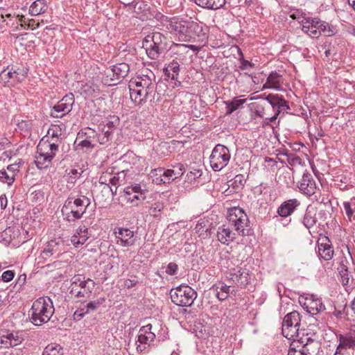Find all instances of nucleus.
Instances as JSON below:
<instances>
[{
  "instance_id": "obj_1",
  "label": "nucleus",
  "mask_w": 355,
  "mask_h": 355,
  "mask_svg": "<svg viewBox=\"0 0 355 355\" xmlns=\"http://www.w3.org/2000/svg\"><path fill=\"white\" fill-rule=\"evenodd\" d=\"M128 87L130 98L135 104L152 101L157 89L155 75L151 70L144 69L140 75L130 80Z\"/></svg>"
},
{
  "instance_id": "obj_2",
  "label": "nucleus",
  "mask_w": 355,
  "mask_h": 355,
  "mask_svg": "<svg viewBox=\"0 0 355 355\" xmlns=\"http://www.w3.org/2000/svg\"><path fill=\"white\" fill-rule=\"evenodd\" d=\"M143 47L145 48L148 57L155 60L164 57L168 50L174 51L171 41L159 32L146 37L143 42Z\"/></svg>"
},
{
  "instance_id": "obj_3",
  "label": "nucleus",
  "mask_w": 355,
  "mask_h": 355,
  "mask_svg": "<svg viewBox=\"0 0 355 355\" xmlns=\"http://www.w3.org/2000/svg\"><path fill=\"white\" fill-rule=\"evenodd\" d=\"M181 41H203L206 39V34L203 31L201 24L196 21H181L171 24Z\"/></svg>"
},
{
  "instance_id": "obj_4",
  "label": "nucleus",
  "mask_w": 355,
  "mask_h": 355,
  "mask_svg": "<svg viewBox=\"0 0 355 355\" xmlns=\"http://www.w3.org/2000/svg\"><path fill=\"white\" fill-rule=\"evenodd\" d=\"M53 302L48 297H41L33 302L31 313V322L36 326H41L49 322L54 313Z\"/></svg>"
},
{
  "instance_id": "obj_5",
  "label": "nucleus",
  "mask_w": 355,
  "mask_h": 355,
  "mask_svg": "<svg viewBox=\"0 0 355 355\" xmlns=\"http://www.w3.org/2000/svg\"><path fill=\"white\" fill-rule=\"evenodd\" d=\"M90 203V199L85 196H80L75 200L69 197L61 210L64 216V219L69 223H73L80 219Z\"/></svg>"
},
{
  "instance_id": "obj_6",
  "label": "nucleus",
  "mask_w": 355,
  "mask_h": 355,
  "mask_svg": "<svg viewBox=\"0 0 355 355\" xmlns=\"http://www.w3.org/2000/svg\"><path fill=\"white\" fill-rule=\"evenodd\" d=\"M58 151V144L49 141L42 139L37 146L35 162L40 169L46 168L51 164L52 159Z\"/></svg>"
},
{
  "instance_id": "obj_7",
  "label": "nucleus",
  "mask_w": 355,
  "mask_h": 355,
  "mask_svg": "<svg viewBox=\"0 0 355 355\" xmlns=\"http://www.w3.org/2000/svg\"><path fill=\"white\" fill-rule=\"evenodd\" d=\"M227 218L230 225L240 236H246L250 234V220L243 209L239 207L230 208Z\"/></svg>"
},
{
  "instance_id": "obj_8",
  "label": "nucleus",
  "mask_w": 355,
  "mask_h": 355,
  "mask_svg": "<svg viewBox=\"0 0 355 355\" xmlns=\"http://www.w3.org/2000/svg\"><path fill=\"white\" fill-rule=\"evenodd\" d=\"M130 71V66L125 62L116 63L104 71L103 80L105 84L114 85L125 78Z\"/></svg>"
},
{
  "instance_id": "obj_9",
  "label": "nucleus",
  "mask_w": 355,
  "mask_h": 355,
  "mask_svg": "<svg viewBox=\"0 0 355 355\" xmlns=\"http://www.w3.org/2000/svg\"><path fill=\"white\" fill-rule=\"evenodd\" d=\"M196 297V291L189 286H180L171 292L172 302L180 306H191Z\"/></svg>"
},
{
  "instance_id": "obj_10",
  "label": "nucleus",
  "mask_w": 355,
  "mask_h": 355,
  "mask_svg": "<svg viewBox=\"0 0 355 355\" xmlns=\"http://www.w3.org/2000/svg\"><path fill=\"white\" fill-rule=\"evenodd\" d=\"M231 155L229 149L221 144H217L209 157L211 167L214 171H220L229 163Z\"/></svg>"
},
{
  "instance_id": "obj_11",
  "label": "nucleus",
  "mask_w": 355,
  "mask_h": 355,
  "mask_svg": "<svg viewBox=\"0 0 355 355\" xmlns=\"http://www.w3.org/2000/svg\"><path fill=\"white\" fill-rule=\"evenodd\" d=\"M301 318L299 312L294 311L285 315L282 322V334L288 340L297 336Z\"/></svg>"
},
{
  "instance_id": "obj_12",
  "label": "nucleus",
  "mask_w": 355,
  "mask_h": 355,
  "mask_svg": "<svg viewBox=\"0 0 355 355\" xmlns=\"http://www.w3.org/2000/svg\"><path fill=\"white\" fill-rule=\"evenodd\" d=\"M155 337V329L151 324L141 327L139 331L137 340L135 342L137 352H145L153 344Z\"/></svg>"
},
{
  "instance_id": "obj_13",
  "label": "nucleus",
  "mask_w": 355,
  "mask_h": 355,
  "mask_svg": "<svg viewBox=\"0 0 355 355\" xmlns=\"http://www.w3.org/2000/svg\"><path fill=\"white\" fill-rule=\"evenodd\" d=\"M302 306L309 313L313 315H318V317L316 318L317 321L323 322L324 320V317L320 316L322 313L325 310V306L322 303L321 298L313 295H310L305 297Z\"/></svg>"
},
{
  "instance_id": "obj_14",
  "label": "nucleus",
  "mask_w": 355,
  "mask_h": 355,
  "mask_svg": "<svg viewBox=\"0 0 355 355\" xmlns=\"http://www.w3.org/2000/svg\"><path fill=\"white\" fill-rule=\"evenodd\" d=\"M74 102V95L72 93L66 94L53 107L51 116L54 118L63 117L71 111Z\"/></svg>"
},
{
  "instance_id": "obj_15",
  "label": "nucleus",
  "mask_w": 355,
  "mask_h": 355,
  "mask_svg": "<svg viewBox=\"0 0 355 355\" xmlns=\"http://www.w3.org/2000/svg\"><path fill=\"white\" fill-rule=\"evenodd\" d=\"M113 234L115 235L116 244L125 248L133 246L136 242L135 232L126 227H116Z\"/></svg>"
},
{
  "instance_id": "obj_16",
  "label": "nucleus",
  "mask_w": 355,
  "mask_h": 355,
  "mask_svg": "<svg viewBox=\"0 0 355 355\" xmlns=\"http://www.w3.org/2000/svg\"><path fill=\"white\" fill-rule=\"evenodd\" d=\"M300 205V202L296 198H293L284 201L278 207L277 213L281 217V221L284 225L291 223V219H287V218L292 215Z\"/></svg>"
},
{
  "instance_id": "obj_17",
  "label": "nucleus",
  "mask_w": 355,
  "mask_h": 355,
  "mask_svg": "<svg viewBox=\"0 0 355 355\" xmlns=\"http://www.w3.org/2000/svg\"><path fill=\"white\" fill-rule=\"evenodd\" d=\"M119 125V118L116 115L109 116L106 123L102 128V135H99L98 139L101 144H105L112 139L113 132Z\"/></svg>"
},
{
  "instance_id": "obj_18",
  "label": "nucleus",
  "mask_w": 355,
  "mask_h": 355,
  "mask_svg": "<svg viewBox=\"0 0 355 355\" xmlns=\"http://www.w3.org/2000/svg\"><path fill=\"white\" fill-rule=\"evenodd\" d=\"M229 277L230 279L241 288L247 287L251 281L249 270L240 266L230 269Z\"/></svg>"
},
{
  "instance_id": "obj_19",
  "label": "nucleus",
  "mask_w": 355,
  "mask_h": 355,
  "mask_svg": "<svg viewBox=\"0 0 355 355\" xmlns=\"http://www.w3.org/2000/svg\"><path fill=\"white\" fill-rule=\"evenodd\" d=\"M338 345L334 355H345L348 349L355 348V335L352 333L336 335Z\"/></svg>"
},
{
  "instance_id": "obj_20",
  "label": "nucleus",
  "mask_w": 355,
  "mask_h": 355,
  "mask_svg": "<svg viewBox=\"0 0 355 355\" xmlns=\"http://www.w3.org/2000/svg\"><path fill=\"white\" fill-rule=\"evenodd\" d=\"M105 298H99L94 301H90L86 304H81L73 313V319L75 320H80L85 315L89 314L96 311L103 302Z\"/></svg>"
},
{
  "instance_id": "obj_21",
  "label": "nucleus",
  "mask_w": 355,
  "mask_h": 355,
  "mask_svg": "<svg viewBox=\"0 0 355 355\" xmlns=\"http://www.w3.org/2000/svg\"><path fill=\"white\" fill-rule=\"evenodd\" d=\"M299 189L304 194L311 196L315 193L317 187L313 176L309 172L303 174L302 178L298 182Z\"/></svg>"
},
{
  "instance_id": "obj_22",
  "label": "nucleus",
  "mask_w": 355,
  "mask_h": 355,
  "mask_svg": "<svg viewBox=\"0 0 355 355\" xmlns=\"http://www.w3.org/2000/svg\"><path fill=\"white\" fill-rule=\"evenodd\" d=\"M95 285V282L88 278L84 282H80V286L78 288L80 289L72 288L71 293L77 298L83 297L89 299L92 291L94 289Z\"/></svg>"
},
{
  "instance_id": "obj_23",
  "label": "nucleus",
  "mask_w": 355,
  "mask_h": 355,
  "mask_svg": "<svg viewBox=\"0 0 355 355\" xmlns=\"http://www.w3.org/2000/svg\"><path fill=\"white\" fill-rule=\"evenodd\" d=\"M320 243H318V252L320 259L325 261L331 260L334 254V251L331 243L328 237H324L320 239Z\"/></svg>"
},
{
  "instance_id": "obj_24",
  "label": "nucleus",
  "mask_w": 355,
  "mask_h": 355,
  "mask_svg": "<svg viewBox=\"0 0 355 355\" xmlns=\"http://www.w3.org/2000/svg\"><path fill=\"white\" fill-rule=\"evenodd\" d=\"M151 173L153 175H159V177L153 179V182L157 184L170 183L175 180L173 169L164 170V168H159L153 170Z\"/></svg>"
},
{
  "instance_id": "obj_25",
  "label": "nucleus",
  "mask_w": 355,
  "mask_h": 355,
  "mask_svg": "<svg viewBox=\"0 0 355 355\" xmlns=\"http://www.w3.org/2000/svg\"><path fill=\"white\" fill-rule=\"evenodd\" d=\"M216 236L218 241L223 245H229L236 239V233L225 225L218 227Z\"/></svg>"
},
{
  "instance_id": "obj_26",
  "label": "nucleus",
  "mask_w": 355,
  "mask_h": 355,
  "mask_svg": "<svg viewBox=\"0 0 355 355\" xmlns=\"http://www.w3.org/2000/svg\"><path fill=\"white\" fill-rule=\"evenodd\" d=\"M306 340L305 343L302 338H301L300 341H298L301 350H303L306 355H316L320 347V343L310 337L306 338Z\"/></svg>"
},
{
  "instance_id": "obj_27",
  "label": "nucleus",
  "mask_w": 355,
  "mask_h": 355,
  "mask_svg": "<svg viewBox=\"0 0 355 355\" xmlns=\"http://www.w3.org/2000/svg\"><path fill=\"white\" fill-rule=\"evenodd\" d=\"M22 336L17 332H6L0 336V343L5 345V347H15L23 341Z\"/></svg>"
},
{
  "instance_id": "obj_28",
  "label": "nucleus",
  "mask_w": 355,
  "mask_h": 355,
  "mask_svg": "<svg viewBox=\"0 0 355 355\" xmlns=\"http://www.w3.org/2000/svg\"><path fill=\"white\" fill-rule=\"evenodd\" d=\"M89 238L88 228L85 225L80 226L76 233L71 236V242L75 247L83 245Z\"/></svg>"
},
{
  "instance_id": "obj_29",
  "label": "nucleus",
  "mask_w": 355,
  "mask_h": 355,
  "mask_svg": "<svg viewBox=\"0 0 355 355\" xmlns=\"http://www.w3.org/2000/svg\"><path fill=\"white\" fill-rule=\"evenodd\" d=\"M193 1L200 7L211 10H218L226 3V0H193Z\"/></svg>"
},
{
  "instance_id": "obj_30",
  "label": "nucleus",
  "mask_w": 355,
  "mask_h": 355,
  "mask_svg": "<svg viewBox=\"0 0 355 355\" xmlns=\"http://www.w3.org/2000/svg\"><path fill=\"white\" fill-rule=\"evenodd\" d=\"M48 9L46 0H35L29 8V14L32 16H37L45 13Z\"/></svg>"
},
{
  "instance_id": "obj_31",
  "label": "nucleus",
  "mask_w": 355,
  "mask_h": 355,
  "mask_svg": "<svg viewBox=\"0 0 355 355\" xmlns=\"http://www.w3.org/2000/svg\"><path fill=\"white\" fill-rule=\"evenodd\" d=\"M60 241L56 239L49 241L42 252V256L44 259L50 257L55 253L60 252Z\"/></svg>"
},
{
  "instance_id": "obj_32",
  "label": "nucleus",
  "mask_w": 355,
  "mask_h": 355,
  "mask_svg": "<svg viewBox=\"0 0 355 355\" xmlns=\"http://www.w3.org/2000/svg\"><path fill=\"white\" fill-rule=\"evenodd\" d=\"M180 73V64L178 62L173 60L164 68V76L173 80H178Z\"/></svg>"
},
{
  "instance_id": "obj_33",
  "label": "nucleus",
  "mask_w": 355,
  "mask_h": 355,
  "mask_svg": "<svg viewBox=\"0 0 355 355\" xmlns=\"http://www.w3.org/2000/svg\"><path fill=\"white\" fill-rule=\"evenodd\" d=\"M124 200L126 202L131 204L133 206H137L140 202H143L146 199V193H135L132 192V194H130V192H127V191H123Z\"/></svg>"
},
{
  "instance_id": "obj_34",
  "label": "nucleus",
  "mask_w": 355,
  "mask_h": 355,
  "mask_svg": "<svg viewBox=\"0 0 355 355\" xmlns=\"http://www.w3.org/2000/svg\"><path fill=\"white\" fill-rule=\"evenodd\" d=\"M226 115H230L234 111L238 110L244 103H246V99H239L238 98H234L232 101H225Z\"/></svg>"
},
{
  "instance_id": "obj_35",
  "label": "nucleus",
  "mask_w": 355,
  "mask_h": 355,
  "mask_svg": "<svg viewBox=\"0 0 355 355\" xmlns=\"http://www.w3.org/2000/svg\"><path fill=\"white\" fill-rule=\"evenodd\" d=\"M348 269H355V263L350 254L348 257H341L340 258L339 266L338 267V272H343V271Z\"/></svg>"
},
{
  "instance_id": "obj_36",
  "label": "nucleus",
  "mask_w": 355,
  "mask_h": 355,
  "mask_svg": "<svg viewBox=\"0 0 355 355\" xmlns=\"http://www.w3.org/2000/svg\"><path fill=\"white\" fill-rule=\"evenodd\" d=\"M354 271L355 269H348L343 271V272H339L341 277L342 284L344 286H354L355 284V278L354 275Z\"/></svg>"
},
{
  "instance_id": "obj_37",
  "label": "nucleus",
  "mask_w": 355,
  "mask_h": 355,
  "mask_svg": "<svg viewBox=\"0 0 355 355\" xmlns=\"http://www.w3.org/2000/svg\"><path fill=\"white\" fill-rule=\"evenodd\" d=\"M282 82V76L276 71L272 72L269 74L266 84L269 85L270 88L279 89V84Z\"/></svg>"
},
{
  "instance_id": "obj_38",
  "label": "nucleus",
  "mask_w": 355,
  "mask_h": 355,
  "mask_svg": "<svg viewBox=\"0 0 355 355\" xmlns=\"http://www.w3.org/2000/svg\"><path fill=\"white\" fill-rule=\"evenodd\" d=\"M317 222V220L315 217V214L310 210L309 207H308L304 214L302 223L307 228L310 229L313 227Z\"/></svg>"
},
{
  "instance_id": "obj_39",
  "label": "nucleus",
  "mask_w": 355,
  "mask_h": 355,
  "mask_svg": "<svg viewBox=\"0 0 355 355\" xmlns=\"http://www.w3.org/2000/svg\"><path fill=\"white\" fill-rule=\"evenodd\" d=\"M42 355H64V349L60 345L50 344L44 348Z\"/></svg>"
},
{
  "instance_id": "obj_40",
  "label": "nucleus",
  "mask_w": 355,
  "mask_h": 355,
  "mask_svg": "<svg viewBox=\"0 0 355 355\" xmlns=\"http://www.w3.org/2000/svg\"><path fill=\"white\" fill-rule=\"evenodd\" d=\"M61 136V128L59 126L53 125L50 128L47 132V137L50 139L49 141L55 142L60 141V137Z\"/></svg>"
},
{
  "instance_id": "obj_41",
  "label": "nucleus",
  "mask_w": 355,
  "mask_h": 355,
  "mask_svg": "<svg viewBox=\"0 0 355 355\" xmlns=\"http://www.w3.org/2000/svg\"><path fill=\"white\" fill-rule=\"evenodd\" d=\"M87 132L84 133L83 131H80L78 134L77 139H79V138H82L83 139V136H85V138L83 139V140H81L79 142L78 146H80L83 148H85L86 150H92L94 148V145L92 144V142H91V141L89 139L91 136L87 137Z\"/></svg>"
},
{
  "instance_id": "obj_42",
  "label": "nucleus",
  "mask_w": 355,
  "mask_h": 355,
  "mask_svg": "<svg viewBox=\"0 0 355 355\" xmlns=\"http://www.w3.org/2000/svg\"><path fill=\"white\" fill-rule=\"evenodd\" d=\"M302 31L313 38H318L320 36V31L316 30L310 24L301 23Z\"/></svg>"
},
{
  "instance_id": "obj_43",
  "label": "nucleus",
  "mask_w": 355,
  "mask_h": 355,
  "mask_svg": "<svg viewBox=\"0 0 355 355\" xmlns=\"http://www.w3.org/2000/svg\"><path fill=\"white\" fill-rule=\"evenodd\" d=\"M282 98L278 94H270L266 97V100L270 103L273 109L277 108L278 105L282 102Z\"/></svg>"
},
{
  "instance_id": "obj_44",
  "label": "nucleus",
  "mask_w": 355,
  "mask_h": 355,
  "mask_svg": "<svg viewBox=\"0 0 355 355\" xmlns=\"http://www.w3.org/2000/svg\"><path fill=\"white\" fill-rule=\"evenodd\" d=\"M164 208V205L161 202H156L152 205L149 209V214L153 216L155 218L159 217L160 213Z\"/></svg>"
},
{
  "instance_id": "obj_45",
  "label": "nucleus",
  "mask_w": 355,
  "mask_h": 355,
  "mask_svg": "<svg viewBox=\"0 0 355 355\" xmlns=\"http://www.w3.org/2000/svg\"><path fill=\"white\" fill-rule=\"evenodd\" d=\"M15 181L14 175L10 174L7 171H0V182L6 183L8 186L12 184Z\"/></svg>"
},
{
  "instance_id": "obj_46",
  "label": "nucleus",
  "mask_w": 355,
  "mask_h": 355,
  "mask_svg": "<svg viewBox=\"0 0 355 355\" xmlns=\"http://www.w3.org/2000/svg\"><path fill=\"white\" fill-rule=\"evenodd\" d=\"M172 46H173V50H175L176 52L184 51L187 48L191 49L194 52L198 51L200 49V46L193 45V44H183L172 43Z\"/></svg>"
},
{
  "instance_id": "obj_47",
  "label": "nucleus",
  "mask_w": 355,
  "mask_h": 355,
  "mask_svg": "<svg viewBox=\"0 0 355 355\" xmlns=\"http://www.w3.org/2000/svg\"><path fill=\"white\" fill-rule=\"evenodd\" d=\"M18 73L16 71H6L3 70L0 73V81L6 83L8 82L10 78H17Z\"/></svg>"
},
{
  "instance_id": "obj_48",
  "label": "nucleus",
  "mask_w": 355,
  "mask_h": 355,
  "mask_svg": "<svg viewBox=\"0 0 355 355\" xmlns=\"http://www.w3.org/2000/svg\"><path fill=\"white\" fill-rule=\"evenodd\" d=\"M287 355H306L303 350H301V347L299 342H293L291 344Z\"/></svg>"
},
{
  "instance_id": "obj_49",
  "label": "nucleus",
  "mask_w": 355,
  "mask_h": 355,
  "mask_svg": "<svg viewBox=\"0 0 355 355\" xmlns=\"http://www.w3.org/2000/svg\"><path fill=\"white\" fill-rule=\"evenodd\" d=\"M302 20L300 21V23H304V24H310L313 26L314 28L316 30H319L320 24L321 21V19H320L318 17H306L304 16L302 17Z\"/></svg>"
},
{
  "instance_id": "obj_50",
  "label": "nucleus",
  "mask_w": 355,
  "mask_h": 355,
  "mask_svg": "<svg viewBox=\"0 0 355 355\" xmlns=\"http://www.w3.org/2000/svg\"><path fill=\"white\" fill-rule=\"evenodd\" d=\"M67 175V182L70 184H74L81 175V173L78 172V169L71 168L69 171Z\"/></svg>"
},
{
  "instance_id": "obj_51",
  "label": "nucleus",
  "mask_w": 355,
  "mask_h": 355,
  "mask_svg": "<svg viewBox=\"0 0 355 355\" xmlns=\"http://www.w3.org/2000/svg\"><path fill=\"white\" fill-rule=\"evenodd\" d=\"M123 191H127V192H130V194H132V192L135 193H146V190L141 188V186L139 184H133L130 186L125 187Z\"/></svg>"
},
{
  "instance_id": "obj_52",
  "label": "nucleus",
  "mask_w": 355,
  "mask_h": 355,
  "mask_svg": "<svg viewBox=\"0 0 355 355\" xmlns=\"http://www.w3.org/2000/svg\"><path fill=\"white\" fill-rule=\"evenodd\" d=\"M202 174V172L200 169H193V171H191L187 175V179L189 181L195 180L196 178H200Z\"/></svg>"
},
{
  "instance_id": "obj_53",
  "label": "nucleus",
  "mask_w": 355,
  "mask_h": 355,
  "mask_svg": "<svg viewBox=\"0 0 355 355\" xmlns=\"http://www.w3.org/2000/svg\"><path fill=\"white\" fill-rule=\"evenodd\" d=\"M86 279H85V277L82 275H76L74 276L71 279V286L72 288H78L80 286V282H84Z\"/></svg>"
},
{
  "instance_id": "obj_54",
  "label": "nucleus",
  "mask_w": 355,
  "mask_h": 355,
  "mask_svg": "<svg viewBox=\"0 0 355 355\" xmlns=\"http://www.w3.org/2000/svg\"><path fill=\"white\" fill-rule=\"evenodd\" d=\"M178 269V266L174 262H170L166 267V272L169 275H175Z\"/></svg>"
},
{
  "instance_id": "obj_55",
  "label": "nucleus",
  "mask_w": 355,
  "mask_h": 355,
  "mask_svg": "<svg viewBox=\"0 0 355 355\" xmlns=\"http://www.w3.org/2000/svg\"><path fill=\"white\" fill-rule=\"evenodd\" d=\"M26 280V275L25 274L20 275L16 281V284L15 285V288L17 291L21 290L22 286L25 284Z\"/></svg>"
},
{
  "instance_id": "obj_56",
  "label": "nucleus",
  "mask_w": 355,
  "mask_h": 355,
  "mask_svg": "<svg viewBox=\"0 0 355 355\" xmlns=\"http://www.w3.org/2000/svg\"><path fill=\"white\" fill-rule=\"evenodd\" d=\"M15 277V272L13 270H6L1 275V279L5 282H10Z\"/></svg>"
},
{
  "instance_id": "obj_57",
  "label": "nucleus",
  "mask_w": 355,
  "mask_h": 355,
  "mask_svg": "<svg viewBox=\"0 0 355 355\" xmlns=\"http://www.w3.org/2000/svg\"><path fill=\"white\" fill-rule=\"evenodd\" d=\"M19 164L15 163V164H10L7 166V171L10 174H13L14 178H15V175H16L17 173L19 172Z\"/></svg>"
},
{
  "instance_id": "obj_58",
  "label": "nucleus",
  "mask_w": 355,
  "mask_h": 355,
  "mask_svg": "<svg viewBox=\"0 0 355 355\" xmlns=\"http://www.w3.org/2000/svg\"><path fill=\"white\" fill-rule=\"evenodd\" d=\"M343 207L346 213V215L349 220H352V217L353 216L354 211L351 207V205L349 202H344Z\"/></svg>"
},
{
  "instance_id": "obj_59",
  "label": "nucleus",
  "mask_w": 355,
  "mask_h": 355,
  "mask_svg": "<svg viewBox=\"0 0 355 355\" xmlns=\"http://www.w3.org/2000/svg\"><path fill=\"white\" fill-rule=\"evenodd\" d=\"M215 290H218L221 293H225L229 295L230 291V286H227L224 283H219L218 284L216 285Z\"/></svg>"
},
{
  "instance_id": "obj_60",
  "label": "nucleus",
  "mask_w": 355,
  "mask_h": 355,
  "mask_svg": "<svg viewBox=\"0 0 355 355\" xmlns=\"http://www.w3.org/2000/svg\"><path fill=\"white\" fill-rule=\"evenodd\" d=\"M277 108L283 114L288 113V111L290 110L288 103L284 98L282 99V102H281V103H279Z\"/></svg>"
},
{
  "instance_id": "obj_61",
  "label": "nucleus",
  "mask_w": 355,
  "mask_h": 355,
  "mask_svg": "<svg viewBox=\"0 0 355 355\" xmlns=\"http://www.w3.org/2000/svg\"><path fill=\"white\" fill-rule=\"evenodd\" d=\"M174 171V177L175 179L181 177L184 173V167L182 164H179L177 166H175V169H173Z\"/></svg>"
},
{
  "instance_id": "obj_62",
  "label": "nucleus",
  "mask_w": 355,
  "mask_h": 355,
  "mask_svg": "<svg viewBox=\"0 0 355 355\" xmlns=\"http://www.w3.org/2000/svg\"><path fill=\"white\" fill-rule=\"evenodd\" d=\"M254 67V64L252 62H249L248 60H244L242 58L241 60V66L240 69L241 70H245L248 68H253Z\"/></svg>"
},
{
  "instance_id": "obj_63",
  "label": "nucleus",
  "mask_w": 355,
  "mask_h": 355,
  "mask_svg": "<svg viewBox=\"0 0 355 355\" xmlns=\"http://www.w3.org/2000/svg\"><path fill=\"white\" fill-rule=\"evenodd\" d=\"M110 177V174L108 173H106L105 174H103L100 178H99V183L101 184H103L105 186H109L110 183L108 182V179Z\"/></svg>"
},
{
  "instance_id": "obj_64",
  "label": "nucleus",
  "mask_w": 355,
  "mask_h": 355,
  "mask_svg": "<svg viewBox=\"0 0 355 355\" xmlns=\"http://www.w3.org/2000/svg\"><path fill=\"white\" fill-rule=\"evenodd\" d=\"M108 182L110 184L117 187L119 185V178L117 175H112L110 174V177L108 179Z\"/></svg>"
}]
</instances>
